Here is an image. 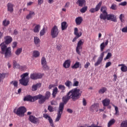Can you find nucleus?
Listing matches in <instances>:
<instances>
[{"instance_id": "f257e3e1", "label": "nucleus", "mask_w": 127, "mask_h": 127, "mask_svg": "<svg viewBox=\"0 0 127 127\" xmlns=\"http://www.w3.org/2000/svg\"><path fill=\"white\" fill-rule=\"evenodd\" d=\"M81 95H82V93L80 92V89L75 88L70 90L65 96L63 97L62 100L63 102L60 103L55 122H57L60 121L61 116H62L63 111H64V105H66L70 99H71L74 102L79 100L80 97H81Z\"/></svg>"}, {"instance_id": "f03ea898", "label": "nucleus", "mask_w": 127, "mask_h": 127, "mask_svg": "<svg viewBox=\"0 0 127 127\" xmlns=\"http://www.w3.org/2000/svg\"><path fill=\"white\" fill-rule=\"evenodd\" d=\"M0 47L1 48L0 53L1 54H4L5 58L10 57L12 55L11 53V48L10 47L7 48L6 45L4 44V43H1L0 44Z\"/></svg>"}, {"instance_id": "7ed1b4c3", "label": "nucleus", "mask_w": 127, "mask_h": 127, "mask_svg": "<svg viewBox=\"0 0 127 127\" xmlns=\"http://www.w3.org/2000/svg\"><path fill=\"white\" fill-rule=\"evenodd\" d=\"M28 75H29V73L26 72L21 75V79L19 80V82L22 86H28V83H29Z\"/></svg>"}, {"instance_id": "20e7f679", "label": "nucleus", "mask_w": 127, "mask_h": 127, "mask_svg": "<svg viewBox=\"0 0 127 127\" xmlns=\"http://www.w3.org/2000/svg\"><path fill=\"white\" fill-rule=\"evenodd\" d=\"M26 108L24 106H21L19 107L16 110V109H14L13 113L18 116L19 117H24V114L26 113Z\"/></svg>"}, {"instance_id": "39448f33", "label": "nucleus", "mask_w": 127, "mask_h": 127, "mask_svg": "<svg viewBox=\"0 0 127 127\" xmlns=\"http://www.w3.org/2000/svg\"><path fill=\"white\" fill-rule=\"evenodd\" d=\"M51 95V93L49 91H47L46 92L45 96L39 94L38 96L39 97V104H43L44 102H45L46 100H48L50 98V96Z\"/></svg>"}, {"instance_id": "423d86ee", "label": "nucleus", "mask_w": 127, "mask_h": 127, "mask_svg": "<svg viewBox=\"0 0 127 127\" xmlns=\"http://www.w3.org/2000/svg\"><path fill=\"white\" fill-rule=\"evenodd\" d=\"M59 29H58V27L56 25H55L51 31V35L52 38H56L59 35Z\"/></svg>"}, {"instance_id": "0eeeda50", "label": "nucleus", "mask_w": 127, "mask_h": 127, "mask_svg": "<svg viewBox=\"0 0 127 127\" xmlns=\"http://www.w3.org/2000/svg\"><path fill=\"white\" fill-rule=\"evenodd\" d=\"M40 96L38 95L32 97L30 95H28L24 97V101H27L28 102H35V101L39 99Z\"/></svg>"}, {"instance_id": "6e6552de", "label": "nucleus", "mask_w": 127, "mask_h": 127, "mask_svg": "<svg viewBox=\"0 0 127 127\" xmlns=\"http://www.w3.org/2000/svg\"><path fill=\"white\" fill-rule=\"evenodd\" d=\"M43 75V74L35 72L30 74V78L32 80H37V79H41Z\"/></svg>"}, {"instance_id": "1a4fd4ad", "label": "nucleus", "mask_w": 127, "mask_h": 127, "mask_svg": "<svg viewBox=\"0 0 127 127\" xmlns=\"http://www.w3.org/2000/svg\"><path fill=\"white\" fill-rule=\"evenodd\" d=\"M83 40H80L77 43V46L76 48V52L78 54V55H81V52H80V50L83 48L82 45L84 44V41Z\"/></svg>"}, {"instance_id": "9d476101", "label": "nucleus", "mask_w": 127, "mask_h": 127, "mask_svg": "<svg viewBox=\"0 0 127 127\" xmlns=\"http://www.w3.org/2000/svg\"><path fill=\"white\" fill-rule=\"evenodd\" d=\"M28 121L32 123V124H34L36 125L37 124H39L40 120L38 118L35 117V116L30 115L28 118Z\"/></svg>"}, {"instance_id": "9b49d317", "label": "nucleus", "mask_w": 127, "mask_h": 127, "mask_svg": "<svg viewBox=\"0 0 127 127\" xmlns=\"http://www.w3.org/2000/svg\"><path fill=\"white\" fill-rule=\"evenodd\" d=\"M78 28H75L74 29V34L75 35V37L72 40V42H75L79 38L82 36V33L81 32H78Z\"/></svg>"}, {"instance_id": "f8f14e48", "label": "nucleus", "mask_w": 127, "mask_h": 127, "mask_svg": "<svg viewBox=\"0 0 127 127\" xmlns=\"http://www.w3.org/2000/svg\"><path fill=\"white\" fill-rule=\"evenodd\" d=\"M105 53H107V52H103L101 54L100 56L98 58L97 62L95 63V66H99L104 59V56H105Z\"/></svg>"}, {"instance_id": "ddd939ff", "label": "nucleus", "mask_w": 127, "mask_h": 127, "mask_svg": "<svg viewBox=\"0 0 127 127\" xmlns=\"http://www.w3.org/2000/svg\"><path fill=\"white\" fill-rule=\"evenodd\" d=\"M105 53H107V52H103L101 54L100 56L98 58L97 62L95 63V66H99L104 59V56H105Z\"/></svg>"}, {"instance_id": "4468645a", "label": "nucleus", "mask_w": 127, "mask_h": 127, "mask_svg": "<svg viewBox=\"0 0 127 127\" xmlns=\"http://www.w3.org/2000/svg\"><path fill=\"white\" fill-rule=\"evenodd\" d=\"M103 2L102 1H100L98 4L96 6L95 8H91L89 11L91 12V13H94V12H96V11H99L100 10V8H101V6H102V4Z\"/></svg>"}, {"instance_id": "2eb2a0df", "label": "nucleus", "mask_w": 127, "mask_h": 127, "mask_svg": "<svg viewBox=\"0 0 127 127\" xmlns=\"http://www.w3.org/2000/svg\"><path fill=\"white\" fill-rule=\"evenodd\" d=\"M41 64L42 65L43 70H48V65H47V62L45 57H43L41 59Z\"/></svg>"}, {"instance_id": "dca6fc26", "label": "nucleus", "mask_w": 127, "mask_h": 127, "mask_svg": "<svg viewBox=\"0 0 127 127\" xmlns=\"http://www.w3.org/2000/svg\"><path fill=\"white\" fill-rule=\"evenodd\" d=\"M43 118L46 120H48L51 127H55V126H54V123H53V120H52V118H51L49 115H48L47 114H43Z\"/></svg>"}, {"instance_id": "f3484780", "label": "nucleus", "mask_w": 127, "mask_h": 127, "mask_svg": "<svg viewBox=\"0 0 127 127\" xmlns=\"http://www.w3.org/2000/svg\"><path fill=\"white\" fill-rule=\"evenodd\" d=\"M106 19H107V20H112V21H114V22H117V18L115 17V15L111 14H107Z\"/></svg>"}, {"instance_id": "a211bd4d", "label": "nucleus", "mask_w": 127, "mask_h": 127, "mask_svg": "<svg viewBox=\"0 0 127 127\" xmlns=\"http://www.w3.org/2000/svg\"><path fill=\"white\" fill-rule=\"evenodd\" d=\"M35 27H34L33 30L35 33H38L39 31H40V29L41 28V26L39 24H33V26Z\"/></svg>"}, {"instance_id": "6ab92c4d", "label": "nucleus", "mask_w": 127, "mask_h": 127, "mask_svg": "<svg viewBox=\"0 0 127 127\" xmlns=\"http://www.w3.org/2000/svg\"><path fill=\"white\" fill-rule=\"evenodd\" d=\"M71 65V61L70 60H66L63 64L64 68L67 69Z\"/></svg>"}, {"instance_id": "aec40b11", "label": "nucleus", "mask_w": 127, "mask_h": 127, "mask_svg": "<svg viewBox=\"0 0 127 127\" xmlns=\"http://www.w3.org/2000/svg\"><path fill=\"white\" fill-rule=\"evenodd\" d=\"M14 6V5L11 3H8L7 4V10L8 11H9L11 13H12L13 12V7Z\"/></svg>"}, {"instance_id": "412c9836", "label": "nucleus", "mask_w": 127, "mask_h": 127, "mask_svg": "<svg viewBox=\"0 0 127 127\" xmlns=\"http://www.w3.org/2000/svg\"><path fill=\"white\" fill-rule=\"evenodd\" d=\"M98 109H99V104L97 103L94 104L90 107V111H91V112H94V111H96V112H98V111H99Z\"/></svg>"}, {"instance_id": "4be33fe9", "label": "nucleus", "mask_w": 127, "mask_h": 127, "mask_svg": "<svg viewBox=\"0 0 127 127\" xmlns=\"http://www.w3.org/2000/svg\"><path fill=\"white\" fill-rule=\"evenodd\" d=\"M76 4H78V6L82 7L86 5V0H77Z\"/></svg>"}, {"instance_id": "5701e85b", "label": "nucleus", "mask_w": 127, "mask_h": 127, "mask_svg": "<svg viewBox=\"0 0 127 127\" xmlns=\"http://www.w3.org/2000/svg\"><path fill=\"white\" fill-rule=\"evenodd\" d=\"M41 87V83H38L36 84H34L32 86V91H37V89L39 88H40Z\"/></svg>"}, {"instance_id": "b1692460", "label": "nucleus", "mask_w": 127, "mask_h": 127, "mask_svg": "<svg viewBox=\"0 0 127 127\" xmlns=\"http://www.w3.org/2000/svg\"><path fill=\"white\" fill-rule=\"evenodd\" d=\"M5 44H9L12 42V38L9 36H6L4 37Z\"/></svg>"}, {"instance_id": "393cba45", "label": "nucleus", "mask_w": 127, "mask_h": 127, "mask_svg": "<svg viewBox=\"0 0 127 127\" xmlns=\"http://www.w3.org/2000/svg\"><path fill=\"white\" fill-rule=\"evenodd\" d=\"M110 103H111V100L108 98H105L102 101L104 107H108V106L110 105Z\"/></svg>"}, {"instance_id": "a878e982", "label": "nucleus", "mask_w": 127, "mask_h": 127, "mask_svg": "<svg viewBox=\"0 0 127 127\" xmlns=\"http://www.w3.org/2000/svg\"><path fill=\"white\" fill-rule=\"evenodd\" d=\"M83 21V18L81 16H78L75 18V23L76 25H80Z\"/></svg>"}, {"instance_id": "bb28decb", "label": "nucleus", "mask_w": 127, "mask_h": 127, "mask_svg": "<svg viewBox=\"0 0 127 127\" xmlns=\"http://www.w3.org/2000/svg\"><path fill=\"white\" fill-rule=\"evenodd\" d=\"M13 68L14 69H22V68H24V66H20V65L19 64H17V63L15 61H13Z\"/></svg>"}, {"instance_id": "cd10ccee", "label": "nucleus", "mask_w": 127, "mask_h": 127, "mask_svg": "<svg viewBox=\"0 0 127 127\" xmlns=\"http://www.w3.org/2000/svg\"><path fill=\"white\" fill-rule=\"evenodd\" d=\"M109 44V40H106L105 43L103 42L100 45V50L101 52L104 51V50L105 49V47L108 45Z\"/></svg>"}, {"instance_id": "c85d7f7f", "label": "nucleus", "mask_w": 127, "mask_h": 127, "mask_svg": "<svg viewBox=\"0 0 127 127\" xmlns=\"http://www.w3.org/2000/svg\"><path fill=\"white\" fill-rule=\"evenodd\" d=\"M33 15H35V12L33 11H29V14L26 16V19L29 20L32 18Z\"/></svg>"}, {"instance_id": "c756f323", "label": "nucleus", "mask_w": 127, "mask_h": 127, "mask_svg": "<svg viewBox=\"0 0 127 127\" xmlns=\"http://www.w3.org/2000/svg\"><path fill=\"white\" fill-rule=\"evenodd\" d=\"M81 64L80 62H76L73 65L71 66L72 69H78V68H81Z\"/></svg>"}, {"instance_id": "7c9ffc66", "label": "nucleus", "mask_w": 127, "mask_h": 127, "mask_svg": "<svg viewBox=\"0 0 127 127\" xmlns=\"http://www.w3.org/2000/svg\"><path fill=\"white\" fill-rule=\"evenodd\" d=\"M108 15V13H102L100 15V19H103V20H106L107 19V16Z\"/></svg>"}, {"instance_id": "2f4dec72", "label": "nucleus", "mask_w": 127, "mask_h": 127, "mask_svg": "<svg viewBox=\"0 0 127 127\" xmlns=\"http://www.w3.org/2000/svg\"><path fill=\"white\" fill-rule=\"evenodd\" d=\"M40 39H39L38 37H34V43L35 45H38V44H39V43H40Z\"/></svg>"}, {"instance_id": "473e14b6", "label": "nucleus", "mask_w": 127, "mask_h": 127, "mask_svg": "<svg viewBox=\"0 0 127 127\" xmlns=\"http://www.w3.org/2000/svg\"><path fill=\"white\" fill-rule=\"evenodd\" d=\"M40 56V53L38 52V51H34L33 52V57L34 58H37V57H39Z\"/></svg>"}, {"instance_id": "72a5a7b5", "label": "nucleus", "mask_w": 127, "mask_h": 127, "mask_svg": "<svg viewBox=\"0 0 127 127\" xmlns=\"http://www.w3.org/2000/svg\"><path fill=\"white\" fill-rule=\"evenodd\" d=\"M107 92V88L105 87H102L98 91L99 94H104V93H106Z\"/></svg>"}, {"instance_id": "f704fd0d", "label": "nucleus", "mask_w": 127, "mask_h": 127, "mask_svg": "<svg viewBox=\"0 0 127 127\" xmlns=\"http://www.w3.org/2000/svg\"><path fill=\"white\" fill-rule=\"evenodd\" d=\"M107 10H108V8L106 6H102L100 9V11L102 12V13H108Z\"/></svg>"}, {"instance_id": "c9c22d12", "label": "nucleus", "mask_w": 127, "mask_h": 127, "mask_svg": "<svg viewBox=\"0 0 127 127\" xmlns=\"http://www.w3.org/2000/svg\"><path fill=\"white\" fill-rule=\"evenodd\" d=\"M67 27L68 26H67V22L65 21L63 22L62 23V30H65V29H67Z\"/></svg>"}, {"instance_id": "e433bc0d", "label": "nucleus", "mask_w": 127, "mask_h": 127, "mask_svg": "<svg viewBox=\"0 0 127 127\" xmlns=\"http://www.w3.org/2000/svg\"><path fill=\"white\" fill-rule=\"evenodd\" d=\"M22 52V48H19L16 50L15 52V54H16L17 56L20 55V53Z\"/></svg>"}, {"instance_id": "4c0bfd02", "label": "nucleus", "mask_w": 127, "mask_h": 127, "mask_svg": "<svg viewBox=\"0 0 127 127\" xmlns=\"http://www.w3.org/2000/svg\"><path fill=\"white\" fill-rule=\"evenodd\" d=\"M57 93H58V88L57 87H55L53 91V97L54 98H55L56 97V95L57 94Z\"/></svg>"}, {"instance_id": "58836bf2", "label": "nucleus", "mask_w": 127, "mask_h": 127, "mask_svg": "<svg viewBox=\"0 0 127 127\" xmlns=\"http://www.w3.org/2000/svg\"><path fill=\"white\" fill-rule=\"evenodd\" d=\"M115 123H116V120H115V119H112L111 120L108 124V127H111V126H113V125H114V124H115Z\"/></svg>"}, {"instance_id": "ea45409f", "label": "nucleus", "mask_w": 127, "mask_h": 127, "mask_svg": "<svg viewBox=\"0 0 127 127\" xmlns=\"http://www.w3.org/2000/svg\"><path fill=\"white\" fill-rule=\"evenodd\" d=\"M10 23V21H9V20H6V19L2 22V24L4 26H7Z\"/></svg>"}, {"instance_id": "a19ab883", "label": "nucleus", "mask_w": 127, "mask_h": 127, "mask_svg": "<svg viewBox=\"0 0 127 127\" xmlns=\"http://www.w3.org/2000/svg\"><path fill=\"white\" fill-rule=\"evenodd\" d=\"M64 85L68 88H70V86L72 85V82L70 80H66L64 83Z\"/></svg>"}, {"instance_id": "79ce46f5", "label": "nucleus", "mask_w": 127, "mask_h": 127, "mask_svg": "<svg viewBox=\"0 0 127 127\" xmlns=\"http://www.w3.org/2000/svg\"><path fill=\"white\" fill-rule=\"evenodd\" d=\"M59 89L61 90L63 93H64V92H65V89H66V87H65V86L64 85L61 84L59 86Z\"/></svg>"}, {"instance_id": "37998d69", "label": "nucleus", "mask_w": 127, "mask_h": 127, "mask_svg": "<svg viewBox=\"0 0 127 127\" xmlns=\"http://www.w3.org/2000/svg\"><path fill=\"white\" fill-rule=\"evenodd\" d=\"M87 9H88V6H83L80 9V12H81V13H85V12L87 11Z\"/></svg>"}, {"instance_id": "c03bdc74", "label": "nucleus", "mask_w": 127, "mask_h": 127, "mask_svg": "<svg viewBox=\"0 0 127 127\" xmlns=\"http://www.w3.org/2000/svg\"><path fill=\"white\" fill-rule=\"evenodd\" d=\"M113 107L115 108V116H119V115H120V111H119V108L117 106H116L115 105H113Z\"/></svg>"}, {"instance_id": "a18cd8bd", "label": "nucleus", "mask_w": 127, "mask_h": 127, "mask_svg": "<svg viewBox=\"0 0 127 127\" xmlns=\"http://www.w3.org/2000/svg\"><path fill=\"white\" fill-rule=\"evenodd\" d=\"M45 33H46V32L45 31V28L44 27L40 32V37H41V36H43V35H44Z\"/></svg>"}, {"instance_id": "49530a36", "label": "nucleus", "mask_w": 127, "mask_h": 127, "mask_svg": "<svg viewBox=\"0 0 127 127\" xmlns=\"http://www.w3.org/2000/svg\"><path fill=\"white\" fill-rule=\"evenodd\" d=\"M5 75H6V73H0V82H1V80H3L4 78H5Z\"/></svg>"}, {"instance_id": "de8ad7c7", "label": "nucleus", "mask_w": 127, "mask_h": 127, "mask_svg": "<svg viewBox=\"0 0 127 127\" xmlns=\"http://www.w3.org/2000/svg\"><path fill=\"white\" fill-rule=\"evenodd\" d=\"M121 69L122 72H127V66L126 65V64H124V66L121 67Z\"/></svg>"}, {"instance_id": "09e8293b", "label": "nucleus", "mask_w": 127, "mask_h": 127, "mask_svg": "<svg viewBox=\"0 0 127 127\" xmlns=\"http://www.w3.org/2000/svg\"><path fill=\"white\" fill-rule=\"evenodd\" d=\"M121 127H127V120L123 121L121 124Z\"/></svg>"}, {"instance_id": "8fccbe9b", "label": "nucleus", "mask_w": 127, "mask_h": 127, "mask_svg": "<svg viewBox=\"0 0 127 127\" xmlns=\"http://www.w3.org/2000/svg\"><path fill=\"white\" fill-rule=\"evenodd\" d=\"M111 56H112V53H108L106 58H104V60L106 61L110 59Z\"/></svg>"}, {"instance_id": "3c124183", "label": "nucleus", "mask_w": 127, "mask_h": 127, "mask_svg": "<svg viewBox=\"0 0 127 127\" xmlns=\"http://www.w3.org/2000/svg\"><path fill=\"white\" fill-rule=\"evenodd\" d=\"M111 9H113V10H116L117 7V5L116 4H113L111 7H110Z\"/></svg>"}, {"instance_id": "603ef678", "label": "nucleus", "mask_w": 127, "mask_h": 127, "mask_svg": "<svg viewBox=\"0 0 127 127\" xmlns=\"http://www.w3.org/2000/svg\"><path fill=\"white\" fill-rule=\"evenodd\" d=\"M10 84H13L14 87H17V86L18 85V83L16 81H12L10 82Z\"/></svg>"}, {"instance_id": "864d4df0", "label": "nucleus", "mask_w": 127, "mask_h": 127, "mask_svg": "<svg viewBox=\"0 0 127 127\" xmlns=\"http://www.w3.org/2000/svg\"><path fill=\"white\" fill-rule=\"evenodd\" d=\"M78 86H79V81H76V80H74L73 86V87H78Z\"/></svg>"}, {"instance_id": "5fc2aeb1", "label": "nucleus", "mask_w": 127, "mask_h": 127, "mask_svg": "<svg viewBox=\"0 0 127 127\" xmlns=\"http://www.w3.org/2000/svg\"><path fill=\"white\" fill-rule=\"evenodd\" d=\"M48 110L50 113H52V112L54 111V110H53V107L51 105H49L48 106Z\"/></svg>"}, {"instance_id": "6e6d98bb", "label": "nucleus", "mask_w": 127, "mask_h": 127, "mask_svg": "<svg viewBox=\"0 0 127 127\" xmlns=\"http://www.w3.org/2000/svg\"><path fill=\"white\" fill-rule=\"evenodd\" d=\"M124 17H125V16H124V14H121L119 17V18L121 21V22H124Z\"/></svg>"}, {"instance_id": "4d7b16f0", "label": "nucleus", "mask_w": 127, "mask_h": 127, "mask_svg": "<svg viewBox=\"0 0 127 127\" xmlns=\"http://www.w3.org/2000/svg\"><path fill=\"white\" fill-rule=\"evenodd\" d=\"M82 104L83 106H84V107H86V106H87V101L85 98H83L82 99Z\"/></svg>"}, {"instance_id": "13d9d810", "label": "nucleus", "mask_w": 127, "mask_h": 127, "mask_svg": "<svg viewBox=\"0 0 127 127\" xmlns=\"http://www.w3.org/2000/svg\"><path fill=\"white\" fill-rule=\"evenodd\" d=\"M122 32L127 33V26L124 27L122 29Z\"/></svg>"}, {"instance_id": "bf43d9fd", "label": "nucleus", "mask_w": 127, "mask_h": 127, "mask_svg": "<svg viewBox=\"0 0 127 127\" xmlns=\"http://www.w3.org/2000/svg\"><path fill=\"white\" fill-rule=\"evenodd\" d=\"M17 46V43L16 42H14L12 43V47L14 49V48H15Z\"/></svg>"}, {"instance_id": "052dcab7", "label": "nucleus", "mask_w": 127, "mask_h": 127, "mask_svg": "<svg viewBox=\"0 0 127 127\" xmlns=\"http://www.w3.org/2000/svg\"><path fill=\"white\" fill-rule=\"evenodd\" d=\"M127 4V1H124L119 3V5H122V6H126Z\"/></svg>"}, {"instance_id": "680f3d73", "label": "nucleus", "mask_w": 127, "mask_h": 127, "mask_svg": "<svg viewBox=\"0 0 127 127\" xmlns=\"http://www.w3.org/2000/svg\"><path fill=\"white\" fill-rule=\"evenodd\" d=\"M112 65V62H109L106 63V64L105 65V68H108V67H110Z\"/></svg>"}, {"instance_id": "e2e57ef3", "label": "nucleus", "mask_w": 127, "mask_h": 127, "mask_svg": "<svg viewBox=\"0 0 127 127\" xmlns=\"http://www.w3.org/2000/svg\"><path fill=\"white\" fill-rule=\"evenodd\" d=\"M87 127H102V126H99L95 124H92L91 125V126H88Z\"/></svg>"}, {"instance_id": "0e129e2a", "label": "nucleus", "mask_w": 127, "mask_h": 127, "mask_svg": "<svg viewBox=\"0 0 127 127\" xmlns=\"http://www.w3.org/2000/svg\"><path fill=\"white\" fill-rule=\"evenodd\" d=\"M90 64L89 62H87L86 63V64L84 65V68H85V69H88V67H89V66H90Z\"/></svg>"}, {"instance_id": "69168bd1", "label": "nucleus", "mask_w": 127, "mask_h": 127, "mask_svg": "<svg viewBox=\"0 0 127 127\" xmlns=\"http://www.w3.org/2000/svg\"><path fill=\"white\" fill-rule=\"evenodd\" d=\"M57 50H61V48H62V45H57V47H56Z\"/></svg>"}, {"instance_id": "338daca9", "label": "nucleus", "mask_w": 127, "mask_h": 127, "mask_svg": "<svg viewBox=\"0 0 127 127\" xmlns=\"http://www.w3.org/2000/svg\"><path fill=\"white\" fill-rule=\"evenodd\" d=\"M43 0H38V4H39V5H41V4L43 3Z\"/></svg>"}, {"instance_id": "774afa93", "label": "nucleus", "mask_w": 127, "mask_h": 127, "mask_svg": "<svg viewBox=\"0 0 127 127\" xmlns=\"http://www.w3.org/2000/svg\"><path fill=\"white\" fill-rule=\"evenodd\" d=\"M67 112L69 114H72V113H73V110H72V109H71L68 108L67 109Z\"/></svg>"}]
</instances>
